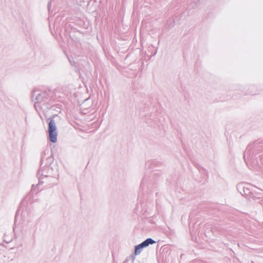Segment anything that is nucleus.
Listing matches in <instances>:
<instances>
[{
  "label": "nucleus",
  "instance_id": "1",
  "mask_svg": "<svg viewBox=\"0 0 263 263\" xmlns=\"http://www.w3.org/2000/svg\"><path fill=\"white\" fill-rule=\"evenodd\" d=\"M48 132L50 140L52 142H56L57 141V132L54 121L51 120L49 123Z\"/></svg>",
  "mask_w": 263,
  "mask_h": 263
},
{
  "label": "nucleus",
  "instance_id": "2",
  "mask_svg": "<svg viewBox=\"0 0 263 263\" xmlns=\"http://www.w3.org/2000/svg\"><path fill=\"white\" fill-rule=\"evenodd\" d=\"M154 243H155V241L151 238H148V239H146L142 243H141V244H140L136 247L135 250V254L136 255L139 254L141 252V251L143 247H147L149 245H150V244L152 245V244H153Z\"/></svg>",
  "mask_w": 263,
  "mask_h": 263
}]
</instances>
